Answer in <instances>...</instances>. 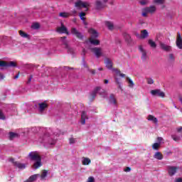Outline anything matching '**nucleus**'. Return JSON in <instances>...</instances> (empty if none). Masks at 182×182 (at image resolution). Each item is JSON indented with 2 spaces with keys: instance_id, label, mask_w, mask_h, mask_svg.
Wrapping results in <instances>:
<instances>
[{
  "instance_id": "nucleus-1",
  "label": "nucleus",
  "mask_w": 182,
  "mask_h": 182,
  "mask_svg": "<svg viewBox=\"0 0 182 182\" xmlns=\"http://www.w3.org/2000/svg\"><path fill=\"white\" fill-rule=\"evenodd\" d=\"M105 64L107 69L112 70V72H114V73H115L114 79L116 80V82L118 85H120V81L119 80V78H117V76H120L121 77H125L126 75L122 73L120 70H119L117 68H113V62L112 61V60L109 58H105Z\"/></svg>"
},
{
  "instance_id": "nucleus-2",
  "label": "nucleus",
  "mask_w": 182,
  "mask_h": 182,
  "mask_svg": "<svg viewBox=\"0 0 182 182\" xmlns=\"http://www.w3.org/2000/svg\"><path fill=\"white\" fill-rule=\"evenodd\" d=\"M40 143H43L46 147H52L56 144V140L53 139V135L50 134L49 132L46 133L43 136L39 139Z\"/></svg>"
},
{
  "instance_id": "nucleus-3",
  "label": "nucleus",
  "mask_w": 182,
  "mask_h": 182,
  "mask_svg": "<svg viewBox=\"0 0 182 182\" xmlns=\"http://www.w3.org/2000/svg\"><path fill=\"white\" fill-rule=\"evenodd\" d=\"M88 33L90 34V43L92 45H95V46H97L100 43V41L97 39L99 36V33H97V31L93 29V28H90L88 30Z\"/></svg>"
},
{
  "instance_id": "nucleus-4",
  "label": "nucleus",
  "mask_w": 182,
  "mask_h": 182,
  "mask_svg": "<svg viewBox=\"0 0 182 182\" xmlns=\"http://www.w3.org/2000/svg\"><path fill=\"white\" fill-rule=\"evenodd\" d=\"M156 11H157V7L154 5H151L142 9L141 15L144 18H146L149 14H150L151 15H153V14H156Z\"/></svg>"
},
{
  "instance_id": "nucleus-5",
  "label": "nucleus",
  "mask_w": 182,
  "mask_h": 182,
  "mask_svg": "<svg viewBox=\"0 0 182 182\" xmlns=\"http://www.w3.org/2000/svg\"><path fill=\"white\" fill-rule=\"evenodd\" d=\"M97 94L100 95L102 99H106V97H107V92L100 87H97L91 94V96L93 99H95V97H96V95Z\"/></svg>"
},
{
  "instance_id": "nucleus-6",
  "label": "nucleus",
  "mask_w": 182,
  "mask_h": 182,
  "mask_svg": "<svg viewBox=\"0 0 182 182\" xmlns=\"http://www.w3.org/2000/svg\"><path fill=\"white\" fill-rule=\"evenodd\" d=\"M75 8H77L78 9H82V8H84L85 11H89V8H90V3L88 1H83L82 0H77L75 3Z\"/></svg>"
},
{
  "instance_id": "nucleus-7",
  "label": "nucleus",
  "mask_w": 182,
  "mask_h": 182,
  "mask_svg": "<svg viewBox=\"0 0 182 182\" xmlns=\"http://www.w3.org/2000/svg\"><path fill=\"white\" fill-rule=\"evenodd\" d=\"M16 63L14 61L5 62L0 60V68H16Z\"/></svg>"
},
{
  "instance_id": "nucleus-8",
  "label": "nucleus",
  "mask_w": 182,
  "mask_h": 182,
  "mask_svg": "<svg viewBox=\"0 0 182 182\" xmlns=\"http://www.w3.org/2000/svg\"><path fill=\"white\" fill-rule=\"evenodd\" d=\"M28 157L30 160L33 161H36V160H39L42 159L41 157V154L38 151H31L28 154Z\"/></svg>"
},
{
  "instance_id": "nucleus-9",
  "label": "nucleus",
  "mask_w": 182,
  "mask_h": 182,
  "mask_svg": "<svg viewBox=\"0 0 182 182\" xmlns=\"http://www.w3.org/2000/svg\"><path fill=\"white\" fill-rule=\"evenodd\" d=\"M138 48H139V50L141 53V60L146 61V60L149 58V56H147V51L146 50V49H144L143 46H139Z\"/></svg>"
},
{
  "instance_id": "nucleus-10",
  "label": "nucleus",
  "mask_w": 182,
  "mask_h": 182,
  "mask_svg": "<svg viewBox=\"0 0 182 182\" xmlns=\"http://www.w3.org/2000/svg\"><path fill=\"white\" fill-rule=\"evenodd\" d=\"M151 95L152 96H158L159 97H164L166 96L164 92L161 91L160 90H151Z\"/></svg>"
},
{
  "instance_id": "nucleus-11",
  "label": "nucleus",
  "mask_w": 182,
  "mask_h": 182,
  "mask_svg": "<svg viewBox=\"0 0 182 182\" xmlns=\"http://www.w3.org/2000/svg\"><path fill=\"white\" fill-rule=\"evenodd\" d=\"M48 109V103L46 101L38 103V112L43 113Z\"/></svg>"
},
{
  "instance_id": "nucleus-12",
  "label": "nucleus",
  "mask_w": 182,
  "mask_h": 182,
  "mask_svg": "<svg viewBox=\"0 0 182 182\" xmlns=\"http://www.w3.org/2000/svg\"><path fill=\"white\" fill-rule=\"evenodd\" d=\"M56 31L58 33H66L67 35H69V32L68 31V28H66V26H65L63 23H61L60 26L57 27Z\"/></svg>"
},
{
  "instance_id": "nucleus-13",
  "label": "nucleus",
  "mask_w": 182,
  "mask_h": 182,
  "mask_svg": "<svg viewBox=\"0 0 182 182\" xmlns=\"http://www.w3.org/2000/svg\"><path fill=\"white\" fill-rule=\"evenodd\" d=\"M136 36L138 39H146L149 38V32L147 30L141 31V34H136Z\"/></svg>"
},
{
  "instance_id": "nucleus-14",
  "label": "nucleus",
  "mask_w": 182,
  "mask_h": 182,
  "mask_svg": "<svg viewBox=\"0 0 182 182\" xmlns=\"http://www.w3.org/2000/svg\"><path fill=\"white\" fill-rule=\"evenodd\" d=\"M9 161H11V163H13V164L16 166V167H18V168L23 169L26 168V165H25V164H21L18 161H15V159H14V158H11L9 159Z\"/></svg>"
},
{
  "instance_id": "nucleus-15",
  "label": "nucleus",
  "mask_w": 182,
  "mask_h": 182,
  "mask_svg": "<svg viewBox=\"0 0 182 182\" xmlns=\"http://www.w3.org/2000/svg\"><path fill=\"white\" fill-rule=\"evenodd\" d=\"M71 33L73 35H75L76 38H78V39H83V36L82 35V33L79 32L76 28H71Z\"/></svg>"
},
{
  "instance_id": "nucleus-16",
  "label": "nucleus",
  "mask_w": 182,
  "mask_h": 182,
  "mask_svg": "<svg viewBox=\"0 0 182 182\" xmlns=\"http://www.w3.org/2000/svg\"><path fill=\"white\" fill-rule=\"evenodd\" d=\"M71 33L73 35H75L76 38H78V39H83V36L82 35V33L79 32L76 28H71Z\"/></svg>"
},
{
  "instance_id": "nucleus-17",
  "label": "nucleus",
  "mask_w": 182,
  "mask_h": 182,
  "mask_svg": "<svg viewBox=\"0 0 182 182\" xmlns=\"http://www.w3.org/2000/svg\"><path fill=\"white\" fill-rule=\"evenodd\" d=\"M92 52L97 56V58H100L103 55V52L102 51V48H94L91 49Z\"/></svg>"
},
{
  "instance_id": "nucleus-18",
  "label": "nucleus",
  "mask_w": 182,
  "mask_h": 182,
  "mask_svg": "<svg viewBox=\"0 0 182 182\" xmlns=\"http://www.w3.org/2000/svg\"><path fill=\"white\" fill-rule=\"evenodd\" d=\"M109 102L113 106H117V100H116V96L113 94H111L109 99Z\"/></svg>"
},
{
  "instance_id": "nucleus-19",
  "label": "nucleus",
  "mask_w": 182,
  "mask_h": 182,
  "mask_svg": "<svg viewBox=\"0 0 182 182\" xmlns=\"http://www.w3.org/2000/svg\"><path fill=\"white\" fill-rule=\"evenodd\" d=\"M81 163L82 166H89L92 163V160L87 157H82L81 158Z\"/></svg>"
},
{
  "instance_id": "nucleus-20",
  "label": "nucleus",
  "mask_w": 182,
  "mask_h": 182,
  "mask_svg": "<svg viewBox=\"0 0 182 182\" xmlns=\"http://www.w3.org/2000/svg\"><path fill=\"white\" fill-rule=\"evenodd\" d=\"M168 173L169 176H174V174H176V173H177V167L169 166L168 168Z\"/></svg>"
},
{
  "instance_id": "nucleus-21",
  "label": "nucleus",
  "mask_w": 182,
  "mask_h": 182,
  "mask_svg": "<svg viewBox=\"0 0 182 182\" xmlns=\"http://www.w3.org/2000/svg\"><path fill=\"white\" fill-rule=\"evenodd\" d=\"M89 117H87V114L86 112L83 111L81 114V124H86V120H87Z\"/></svg>"
},
{
  "instance_id": "nucleus-22",
  "label": "nucleus",
  "mask_w": 182,
  "mask_h": 182,
  "mask_svg": "<svg viewBox=\"0 0 182 182\" xmlns=\"http://www.w3.org/2000/svg\"><path fill=\"white\" fill-rule=\"evenodd\" d=\"M41 176V174H34L32 175L31 176H30L28 178V179L27 181H26L25 182H33V181H36V180H38V178H39V177Z\"/></svg>"
},
{
  "instance_id": "nucleus-23",
  "label": "nucleus",
  "mask_w": 182,
  "mask_h": 182,
  "mask_svg": "<svg viewBox=\"0 0 182 182\" xmlns=\"http://www.w3.org/2000/svg\"><path fill=\"white\" fill-rule=\"evenodd\" d=\"M42 166V158L40 159H37L34 164L33 165V168H35L36 170L37 168H39V167Z\"/></svg>"
},
{
  "instance_id": "nucleus-24",
  "label": "nucleus",
  "mask_w": 182,
  "mask_h": 182,
  "mask_svg": "<svg viewBox=\"0 0 182 182\" xmlns=\"http://www.w3.org/2000/svg\"><path fill=\"white\" fill-rule=\"evenodd\" d=\"M48 171H46V170H43L41 171V175L39 176L40 177V180L41 181H45V180H46V177H48Z\"/></svg>"
},
{
  "instance_id": "nucleus-25",
  "label": "nucleus",
  "mask_w": 182,
  "mask_h": 182,
  "mask_svg": "<svg viewBox=\"0 0 182 182\" xmlns=\"http://www.w3.org/2000/svg\"><path fill=\"white\" fill-rule=\"evenodd\" d=\"M147 120H149V122H152V123H154L155 124H157V123H159V119H157L156 117L151 114L148 115Z\"/></svg>"
},
{
  "instance_id": "nucleus-26",
  "label": "nucleus",
  "mask_w": 182,
  "mask_h": 182,
  "mask_svg": "<svg viewBox=\"0 0 182 182\" xmlns=\"http://www.w3.org/2000/svg\"><path fill=\"white\" fill-rule=\"evenodd\" d=\"M95 6L97 9H102L106 6L105 4L102 3V1L97 0L95 1Z\"/></svg>"
},
{
  "instance_id": "nucleus-27",
  "label": "nucleus",
  "mask_w": 182,
  "mask_h": 182,
  "mask_svg": "<svg viewBox=\"0 0 182 182\" xmlns=\"http://www.w3.org/2000/svg\"><path fill=\"white\" fill-rule=\"evenodd\" d=\"M163 154L160 151H156L154 154V159H156V160H163Z\"/></svg>"
},
{
  "instance_id": "nucleus-28",
  "label": "nucleus",
  "mask_w": 182,
  "mask_h": 182,
  "mask_svg": "<svg viewBox=\"0 0 182 182\" xmlns=\"http://www.w3.org/2000/svg\"><path fill=\"white\" fill-rule=\"evenodd\" d=\"M159 45L161 46V48L163 49V50L168 51V50H171V46L166 45L164 43H160Z\"/></svg>"
},
{
  "instance_id": "nucleus-29",
  "label": "nucleus",
  "mask_w": 182,
  "mask_h": 182,
  "mask_svg": "<svg viewBox=\"0 0 182 182\" xmlns=\"http://www.w3.org/2000/svg\"><path fill=\"white\" fill-rule=\"evenodd\" d=\"M18 33H19L20 36H21V38H24L26 39H30V38H31L29 34L25 33L23 31H19Z\"/></svg>"
},
{
  "instance_id": "nucleus-30",
  "label": "nucleus",
  "mask_w": 182,
  "mask_h": 182,
  "mask_svg": "<svg viewBox=\"0 0 182 182\" xmlns=\"http://www.w3.org/2000/svg\"><path fill=\"white\" fill-rule=\"evenodd\" d=\"M16 137H19V134L14 132H9V138L10 140H14V139H16Z\"/></svg>"
},
{
  "instance_id": "nucleus-31",
  "label": "nucleus",
  "mask_w": 182,
  "mask_h": 182,
  "mask_svg": "<svg viewBox=\"0 0 182 182\" xmlns=\"http://www.w3.org/2000/svg\"><path fill=\"white\" fill-rule=\"evenodd\" d=\"M85 16H86V13L81 12L80 14V18L81 21H83L84 25H87V23L86 22V21H85V19H86V18H85Z\"/></svg>"
},
{
  "instance_id": "nucleus-32",
  "label": "nucleus",
  "mask_w": 182,
  "mask_h": 182,
  "mask_svg": "<svg viewBox=\"0 0 182 182\" xmlns=\"http://www.w3.org/2000/svg\"><path fill=\"white\" fill-rule=\"evenodd\" d=\"M148 44L151 46V48H153L154 49L157 48V44H156V42L151 39L148 40Z\"/></svg>"
},
{
  "instance_id": "nucleus-33",
  "label": "nucleus",
  "mask_w": 182,
  "mask_h": 182,
  "mask_svg": "<svg viewBox=\"0 0 182 182\" xmlns=\"http://www.w3.org/2000/svg\"><path fill=\"white\" fill-rule=\"evenodd\" d=\"M59 16L61 18H69L70 16V13L69 12H61L59 14Z\"/></svg>"
},
{
  "instance_id": "nucleus-34",
  "label": "nucleus",
  "mask_w": 182,
  "mask_h": 182,
  "mask_svg": "<svg viewBox=\"0 0 182 182\" xmlns=\"http://www.w3.org/2000/svg\"><path fill=\"white\" fill-rule=\"evenodd\" d=\"M127 82H128L129 87H131V88L134 87V82H133V80H132V79H130L129 77H127Z\"/></svg>"
},
{
  "instance_id": "nucleus-35",
  "label": "nucleus",
  "mask_w": 182,
  "mask_h": 182,
  "mask_svg": "<svg viewBox=\"0 0 182 182\" xmlns=\"http://www.w3.org/2000/svg\"><path fill=\"white\" fill-rule=\"evenodd\" d=\"M105 25H106L107 28H108V29H109L110 31H112V29H113V28H114L113 23H112V22L106 21Z\"/></svg>"
},
{
  "instance_id": "nucleus-36",
  "label": "nucleus",
  "mask_w": 182,
  "mask_h": 182,
  "mask_svg": "<svg viewBox=\"0 0 182 182\" xmlns=\"http://www.w3.org/2000/svg\"><path fill=\"white\" fill-rule=\"evenodd\" d=\"M161 146V145L160 144V143L156 142V143H154V144L152 145V149H153V150L157 151V150H159V149H160V146Z\"/></svg>"
},
{
  "instance_id": "nucleus-37",
  "label": "nucleus",
  "mask_w": 182,
  "mask_h": 182,
  "mask_svg": "<svg viewBox=\"0 0 182 182\" xmlns=\"http://www.w3.org/2000/svg\"><path fill=\"white\" fill-rule=\"evenodd\" d=\"M171 139H173L174 141H180L181 140L180 136H177L176 134H172Z\"/></svg>"
},
{
  "instance_id": "nucleus-38",
  "label": "nucleus",
  "mask_w": 182,
  "mask_h": 182,
  "mask_svg": "<svg viewBox=\"0 0 182 182\" xmlns=\"http://www.w3.org/2000/svg\"><path fill=\"white\" fill-rule=\"evenodd\" d=\"M139 4L141 5H148V4H150V0H139Z\"/></svg>"
},
{
  "instance_id": "nucleus-39",
  "label": "nucleus",
  "mask_w": 182,
  "mask_h": 182,
  "mask_svg": "<svg viewBox=\"0 0 182 182\" xmlns=\"http://www.w3.org/2000/svg\"><path fill=\"white\" fill-rule=\"evenodd\" d=\"M77 140L76 138L70 137L69 139V144H75L76 143Z\"/></svg>"
},
{
  "instance_id": "nucleus-40",
  "label": "nucleus",
  "mask_w": 182,
  "mask_h": 182,
  "mask_svg": "<svg viewBox=\"0 0 182 182\" xmlns=\"http://www.w3.org/2000/svg\"><path fill=\"white\" fill-rule=\"evenodd\" d=\"M164 1L166 0H154V3L158 4L159 5H163V4H164Z\"/></svg>"
},
{
  "instance_id": "nucleus-41",
  "label": "nucleus",
  "mask_w": 182,
  "mask_h": 182,
  "mask_svg": "<svg viewBox=\"0 0 182 182\" xmlns=\"http://www.w3.org/2000/svg\"><path fill=\"white\" fill-rule=\"evenodd\" d=\"M124 37L125 41H127V42H130V39H131L130 35H129L127 33H124Z\"/></svg>"
},
{
  "instance_id": "nucleus-42",
  "label": "nucleus",
  "mask_w": 182,
  "mask_h": 182,
  "mask_svg": "<svg viewBox=\"0 0 182 182\" xmlns=\"http://www.w3.org/2000/svg\"><path fill=\"white\" fill-rule=\"evenodd\" d=\"M39 23H33V25L31 26V28L33 29H39Z\"/></svg>"
},
{
  "instance_id": "nucleus-43",
  "label": "nucleus",
  "mask_w": 182,
  "mask_h": 182,
  "mask_svg": "<svg viewBox=\"0 0 182 182\" xmlns=\"http://www.w3.org/2000/svg\"><path fill=\"white\" fill-rule=\"evenodd\" d=\"M60 41L63 42L64 45L68 46V42L66 41V37H63L60 38Z\"/></svg>"
},
{
  "instance_id": "nucleus-44",
  "label": "nucleus",
  "mask_w": 182,
  "mask_h": 182,
  "mask_svg": "<svg viewBox=\"0 0 182 182\" xmlns=\"http://www.w3.org/2000/svg\"><path fill=\"white\" fill-rule=\"evenodd\" d=\"M147 83L148 85H153L154 83V80L151 78H147Z\"/></svg>"
},
{
  "instance_id": "nucleus-45",
  "label": "nucleus",
  "mask_w": 182,
  "mask_h": 182,
  "mask_svg": "<svg viewBox=\"0 0 182 182\" xmlns=\"http://www.w3.org/2000/svg\"><path fill=\"white\" fill-rule=\"evenodd\" d=\"M0 119L1 120H5V114L2 112V110L0 109Z\"/></svg>"
},
{
  "instance_id": "nucleus-46",
  "label": "nucleus",
  "mask_w": 182,
  "mask_h": 182,
  "mask_svg": "<svg viewBox=\"0 0 182 182\" xmlns=\"http://www.w3.org/2000/svg\"><path fill=\"white\" fill-rule=\"evenodd\" d=\"M68 14H70V16H72L73 15H76L77 14V11L76 10H73L70 12H69Z\"/></svg>"
},
{
  "instance_id": "nucleus-47",
  "label": "nucleus",
  "mask_w": 182,
  "mask_h": 182,
  "mask_svg": "<svg viewBox=\"0 0 182 182\" xmlns=\"http://www.w3.org/2000/svg\"><path fill=\"white\" fill-rule=\"evenodd\" d=\"M157 140H158V142H157V143H159V144L161 145V143L163 142V138H161V137H158V138H157Z\"/></svg>"
},
{
  "instance_id": "nucleus-48",
  "label": "nucleus",
  "mask_w": 182,
  "mask_h": 182,
  "mask_svg": "<svg viewBox=\"0 0 182 182\" xmlns=\"http://www.w3.org/2000/svg\"><path fill=\"white\" fill-rule=\"evenodd\" d=\"M4 79H5V76L4 74L0 73V80H4Z\"/></svg>"
},
{
  "instance_id": "nucleus-49",
  "label": "nucleus",
  "mask_w": 182,
  "mask_h": 182,
  "mask_svg": "<svg viewBox=\"0 0 182 182\" xmlns=\"http://www.w3.org/2000/svg\"><path fill=\"white\" fill-rule=\"evenodd\" d=\"M176 132H178V133H181V132H182V127L176 128Z\"/></svg>"
},
{
  "instance_id": "nucleus-50",
  "label": "nucleus",
  "mask_w": 182,
  "mask_h": 182,
  "mask_svg": "<svg viewBox=\"0 0 182 182\" xmlns=\"http://www.w3.org/2000/svg\"><path fill=\"white\" fill-rule=\"evenodd\" d=\"M68 53H73V52H74L73 48H68Z\"/></svg>"
},
{
  "instance_id": "nucleus-51",
  "label": "nucleus",
  "mask_w": 182,
  "mask_h": 182,
  "mask_svg": "<svg viewBox=\"0 0 182 182\" xmlns=\"http://www.w3.org/2000/svg\"><path fill=\"white\" fill-rule=\"evenodd\" d=\"M175 182H182V178H178L175 180Z\"/></svg>"
},
{
  "instance_id": "nucleus-52",
  "label": "nucleus",
  "mask_w": 182,
  "mask_h": 182,
  "mask_svg": "<svg viewBox=\"0 0 182 182\" xmlns=\"http://www.w3.org/2000/svg\"><path fill=\"white\" fill-rule=\"evenodd\" d=\"M102 1V3L104 4V5L106 6V4H107V1L108 0H101Z\"/></svg>"
},
{
  "instance_id": "nucleus-53",
  "label": "nucleus",
  "mask_w": 182,
  "mask_h": 182,
  "mask_svg": "<svg viewBox=\"0 0 182 182\" xmlns=\"http://www.w3.org/2000/svg\"><path fill=\"white\" fill-rule=\"evenodd\" d=\"M130 168L129 167H127L125 169H124V171H127V172H129L130 171Z\"/></svg>"
},
{
  "instance_id": "nucleus-54",
  "label": "nucleus",
  "mask_w": 182,
  "mask_h": 182,
  "mask_svg": "<svg viewBox=\"0 0 182 182\" xmlns=\"http://www.w3.org/2000/svg\"><path fill=\"white\" fill-rule=\"evenodd\" d=\"M91 73H92V75H95V74L96 73V71H95V70H91Z\"/></svg>"
},
{
  "instance_id": "nucleus-55",
  "label": "nucleus",
  "mask_w": 182,
  "mask_h": 182,
  "mask_svg": "<svg viewBox=\"0 0 182 182\" xmlns=\"http://www.w3.org/2000/svg\"><path fill=\"white\" fill-rule=\"evenodd\" d=\"M32 75L30 76V77L28 78V82H30L32 80Z\"/></svg>"
},
{
  "instance_id": "nucleus-56",
  "label": "nucleus",
  "mask_w": 182,
  "mask_h": 182,
  "mask_svg": "<svg viewBox=\"0 0 182 182\" xmlns=\"http://www.w3.org/2000/svg\"><path fill=\"white\" fill-rule=\"evenodd\" d=\"M105 85H107V83H109V80H105Z\"/></svg>"
},
{
  "instance_id": "nucleus-57",
  "label": "nucleus",
  "mask_w": 182,
  "mask_h": 182,
  "mask_svg": "<svg viewBox=\"0 0 182 182\" xmlns=\"http://www.w3.org/2000/svg\"><path fill=\"white\" fill-rule=\"evenodd\" d=\"M18 77H19V75H16L15 76V79H18Z\"/></svg>"
},
{
  "instance_id": "nucleus-58",
  "label": "nucleus",
  "mask_w": 182,
  "mask_h": 182,
  "mask_svg": "<svg viewBox=\"0 0 182 182\" xmlns=\"http://www.w3.org/2000/svg\"><path fill=\"white\" fill-rule=\"evenodd\" d=\"M98 70H103V68H98Z\"/></svg>"
},
{
  "instance_id": "nucleus-59",
  "label": "nucleus",
  "mask_w": 182,
  "mask_h": 182,
  "mask_svg": "<svg viewBox=\"0 0 182 182\" xmlns=\"http://www.w3.org/2000/svg\"><path fill=\"white\" fill-rule=\"evenodd\" d=\"M170 58H171V59H173V55H170Z\"/></svg>"
},
{
  "instance_id": "nucleus-60",
  "label": "nucleus",
  "mask_w": 182,
  "mask_h": 182,
  "mask_svg": "<svg viewBox=\"0 0 182 182\" xmlns=\"http://www.w3.org/2000/svg\"><path fill=\"white\" fill-rule=\"evenodd\" d=\"M70 2H74L75 0H69Z\"/></svg>"
}]
</instances>
